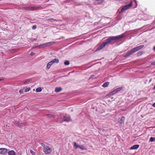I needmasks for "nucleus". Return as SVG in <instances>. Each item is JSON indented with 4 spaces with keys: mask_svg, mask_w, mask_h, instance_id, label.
Masks as SVG:
<instances>
[{
    "mask_svg": "<svg viewBox=\"0 0 155 155\" xmlns=\"http://www.w3.org/2000/svg\"><path fill=\"white\" fill-rule=\"evenodd\" d=\"M124 34H122L118 36L110 37L107 39L105 42L107 44H108L114 41H117L118 40L124 37Z\"/></svg>",
    "mask_w": 155,
    "mask_h": 155,
    "instance_id": "1",
    "label": "nucleus"
},
{
    "mask_svg": "<svg viewBox=\"0 0 155 155\" xmlns=\"http://www.w3.org/2000/svg\"><path fill=\"white\" fill-rule=\"evenodd\" d=\"M43 151L45 154H48L51 153V149L48 146H45V147L44 148H43Z\"/></svg>",
    "mask_w": 155,
    "mask_h": 155,
    "instance_id": "3",
    "label": "nucleus"
},
{
    "mask_svg": "<svg viewBox=\"0 0 155 155\" xmlns=\"http://www.w3.org/2000/svg\"><path fill=\"white\" fill-rule=\"evenodd\" d=\"M152 106L153 107H155V102L153 104Z\"/></svg>",
    "mask_w": 155,
    "mask_h": 155,
    "instance_id": "37",
    "label": "nucleus"
},
{
    "mask_svg": "<svg viewBox=\"0 0 155 155\" xmlns=\"http://www.w3.org/2000/svg\"><path fill=\"white\" fill-rule=\"evenodd\" d=\"M64 64L66 65H69L70 64V62L68 61H66L64 62Z\"/></svg>",
    "mask_w": 155,
    "mask_h": 155,
    "instance_id": "25",
    "label": "nucleus"
},
{
    "mask_svg": "<svg viewBox=\"0 0 155 155\" xmlns=\"http://www.w3.org/2000/svg\"><path fill=\"white\" fill-rule=\"evenodd\" d=\"M150 140L151 142H153L155 141V137H151L150 138Z\"/></svg>",
    "mask_w": 155,
    "mask_h": 155,
    "instance_id": "26",
    "label": "nucleus"
},
{
    "mask_svg": "<svg viewBox=\"0 0 155 155\" xmlns=\"http://www.w3.org/2000/svg\"><path fill=\"white\" fill-rule=\"evenodd\" d=\"M3 79H1L0 78V81H2Z\"/></svg>",
    "mask_w": 155,
    "mask_h": 155,
    "instance_id": "40",
    "label": "nucleus"
},
{
    "mask_svg": "<svg viewBox=\"0 0 155 155\" xmlns=\"http://www.w3.org/2000/svg\"><path fill=\"white\" fill-rule=\"evenodd\" d=\"M104 0H96V1H97L99 3H103Z\"/></svg>",
    "mask_w": 155,
    "mask_h": 155,
    "instance_id": "29",
    "label": "nucleus"
},
{
    "mask_svg": "<svg viewBox=\"0 0 155 155\" xmlns=\"http://www.w3.org/2000/svg\"><path fill=\"white\" fill-rule=\"evenodd\" d=\"M30 152L32 155H35V153L31 150H30Z\"/></svg>",
    "mask_w": 155,
    "mask_h": 155,
    "instance_id": "28",
    "label": "nucleus"
},
{
    "mask_svg": "<svg viewBox=\"0 0 155 155\" xmlns=\"http://www.w3.org/2000/svg\"><path fill=\"white\" fill-rule=\"evenodd\" d=\"M153 50L155 51V46L153 48Z\"/></svg>",
    "mask_w": 155,
    "mask_h": 155,
    "instance_id": "39",
    "label": "nucleus"
},
{
    "mask_svg": "<svg viewBox=\"0 0 155 155\" xmlns=\"http://www.w3.org/2000/svg\"><path fill=\"white\" fill-rule=\"evenodd\" d=\"M37 28V26L36 25H33L32 27V29H36Z\"/></svg>",
    "mask_w": 155,
    "mask_h": 155,
    "instance_id": "32",
    "label": "nucleus"
},
{
    "mask_svg": "<svg viewBox=\"0 0 155 155\" xmlns=\"http://www.w3.org/2000/svg\"><path fill=\"white\" fill-rule=\"evenodd\" d=\"M139 147V145L136 144L133 145L130 148V150H135L138 149Z\"/></svg>",
    "mask_w": 155,
    "mask_h": 155,
    "instance_id": "10",
    "label": "nucleus"
},
{
    "mask_svg": "<svg viewBox=\"0 0 155 155\" xmlns=\"http://www.w3.org/2000/svg\"><path fill=\"white\" fill-rule=\"evenodd\" d=\"M144 47L143 45H141L137 47H136L133 49L128 51L124 55L125 57H128L134 53L138 51L139 50L141 49Z\"/></svg>",
    "mask_w": 155,
    "mask_h": 155,
    "instance_id": "2",
    "label": "nucleus"
},
{
    "mask_svg": "<svg viewBox=\"0 0 155 155\" xmlns=\"http://www.w3.org/2000/svg\"><path fill=\"white\" fill-rule=\"evenodd\" d=\"M154 88L155 89V86H154Z\"/></svg>",
    "mask_w": 155,
    "mask_h": 155,
    "instance_id": "42",
    "label": "nucleus"
},
{
    "mask_svg": "<svg viewBox=\"0 0 155 155\" xmlns=\"http://www.w3.org/2000/svg\"><path fill=\"white\" fill-rule=\"evenodd\" d=\"M122 89V88L121 87L117 88L115 90L111 92V93L112 94H115L118 91H120Z\"/></svg>",
    "mask_w": 155,
    "mask_h": 155,
    "instance_id": "11",
    "label": "nucleus"
},
{
    "mask_svg": "<svg viewBox=\"0 0 155 155\" xmlns=\"http://www.w3.org/2000/svg\"><path fill=\"white\" fill-rule=\"evenodd\" d=\"M7 149L5 148H0V154H5L7 153Z\"/></svg>",
    "mask_w": 155,
    "mask_h": 155,
    "instance_id": "8",
    "label": "nucleus"
},
{
    "mask_svg": "<svg viewBox=\"0 0 155 155\" xmlns=\"http://www.w3.org/2000/svg\"><path fill=\"white\" fill-rule=\"evenodd\" d=\"M8 153L9 155H15L16 154L14 150H11L8 152Z\"/></svg>",
    "mask_w": 155,
    "mask_h": 155,
    "instance_id": "13",
    "label": "nucleus"
},
{
    "mask_svg": "<svg viewBox=\"0 0 155 155\" xmlns=\"http://www.w3.org/2000/svg\"><path fill=\"white\" fill-rule=\"evenodd\" d=\"M27 123L26 122L22 123H20L19 122L15 121L14 122V124L18 126L19 127L25 126L27 124Z\"/></svg>",
    "mask_w": 155,
    "mask_h": 155,
    "instance_id": "7",
    "label": "nucleus"
},
{
    "mask_svg": "<svg viewBox=\"0 0 155 155\" xmlns=\"http://www.w3.org/2000/svg\"><path fill=\"white\" fill-rule=\"evenodd\" d=\"M51 62L53 64L54 63H58L59 62V60L58 59H55L51 61Z\"/></svg>",
    "mask_w": 155,
    "mask_h": 155,
    "instance_id": "15",
    "label": "nucleus"
},
{
    "mask_svg": "<svg viewBox=\"0 0 155 155\" xmlns=\"http://www.w3.org/2000/svg\"><path fill=\"white\" fill-rule=\"evenodd\" d=\"M41 146L43 147V148H44V147H45V145L44 143H41Z\"/></svg>",
    "mask_w": 155,
    "mask_h": 155,
    "instance_id": "34",
    "label": "nucleus"
},
{
    "mask_svg": "<svg viewBox=\"0 0 155 155\" xmlns=\"http://www.w3.org/2000/svg\"><path fill=\"white\" fill-rule=\"evenodd\" d=\"M19 92L20 94H22L23 93V91L22 90H20Z\"/></svg>",
    "mask_w": 155,
    "mask_h": 155,
    "instance_id": "33",
    "label": "nucleus"
},
{
    "mask_svg": "<svg viewBox=\"0 0 155 155\" xmlns=\"http://www.w3.org/2000/svg\"><path fill=\"white\" fill-rule=\"evenodd\" d=\"M53 64V63L51 62V61H50V62H48L47 65V68L48 69H49L51 66Z\"/></svg>",
    "mask_w": 155,
    "mask_h": 155,
    "instance_id": "16",
    "label": "nucleus"
},
{
    "mask_svg": "<svg viewBox=\"0 0 155 155\" xmlns=\"http://www.w3.org/2000/svg\"><path fill=\"white\" fill-rule=\"evenodd\" d=\"M125 118L124 117H120L118 119V123L120 124H123L124 123Z\"/></svg>",
    "mask_w": 155,
    "mask_h": 155,
    "instance_id": "9",
    "label": "nucleus"
},
{
    "mask_svg": "<svg viewBox=\"0 0 155 155\" xmlns=\"http://www.w3.org/2000/svg\"><path fill=\"white\" fill-rule=\"evenodd\" d=\"M41 91L42 89L40 87H38L36 89V92H40Z\"/></svg>",
    "mask_w": 155,
    "mask_h": 155,
    "instance_id": "24",
    "label": "nucleus"
},
{
    "mask_svg": "<svg viewBox=\"0 0 155 155\" xmlns=\"http://www.w3.org/2000/svg\"><path fill=\"white\" fill-rule=\"evenodd\" d=\"M92 76H91L90 77V78H91V77H92Z\"/></svg>",
    "mask_w": 155,
    "mask_h": 155,
    "instance_id": "41",
    "label": "nucleus"
},
{
    "mask_svg": "<svg viewBox=\"0 0 155 155\" xmlns=\"http://www.w3.org/2000/svg\"><path fill=\"white\" fill-rule=\"evenodd\" d=\"M143 54V52L142 51H140L137 53V55L140 56L142 55Z\"/></svg>",
    "mask_w": 155,
    "mask_h": 155,
    "instance_id": "22",
    "label": "nucleus"
},
{
    "mask_svg": "<svg viewBox=\"0 0 155 155\" xmlns=\"http://www.w3.org/2000/svg\"><path fill=\"white\" fill-rule=\"evenodd\" d=\"M107 44L106 43V42H104L101 45L96 49V51H99L100 50H101V49H102L104 48Z\"/></svg>",
    "mask_w": 155,
    "mask_h": 155,
    "instance_id": "6",
    "label": "nucleus"
},
{
    "mask_svg": "<svg viewBox=\"0 0 155 155\" xmlns=\"http://www.w3.org/2000/svg\"><path fill=\"white\" fill-rule=\"evenodd\" d=\"M152 79L151 78L150 79V80L149 81V82H151L152 81Z\"/></svg>",
    "mask_w": 155,
    "mask_h": 155,
    "instance_id": "38",
    "label": "nucleus"
},
{
    "mask_svg": "<svg viewBox=\"0 0 155 155\" xmlns=\"http://www.w3.org/2000/svg\"><path fill=\"white\" fill-rule=\"evenodd\" d=\"M48 21H56V20L55 19H54L52 18H50L47 19Z\"/></svg>",
    "mask_w": 155,
    "mask_h": 155,
    "instance_id": "27",
    "label": "nucleus"
},
{
    "mask_svg": "<svg viewBox=\"0 0 155 155\" xmlns=\"http://www.w3.org/2000/svg\"><path fill=\"white\" fill-rule=\"evenodd\" d=\"M79 148H80L82 150H84L86 149V147L83 145H79Z\"/></svg>",
    "mask_w": 155,
    "mask_h": 155,
    "instance_id": "20",
    "label": "nucleus"
},
{
    "mask_svg": "<svg viewBox=\"0 0 155 155\" xmlns=\"http://www.w3.org/2000/svg\"><path fill=\"white\" fill-rule=\"evenodd\" d=\"M71 118L70 117H64V121H67L69 122L71 121Z\"/></svg>",
    "mask_w": 155,
    "mask_h": 155,
    "instance_id": "14",
    "label": "nucleus"
},
{
    "mask_svg": "<svg viewBox=\"0 0 155 155\" xmlns=\"http://www.w3.org/2000/svg\"><path fill=\"white\" fill-rule=\"evenodd\" d=\"M35 54V53H34L33 52H31V53H30V55H34Z\"/></svg>",
    "mask_w": 155,
    "mask_h": 155,
    "instance_id": "35",
    "label": "nucleus"
},
{
    "mask_svg": "<svg viewBox=\"0 0 155 155\" xmlns=\"http://www.w3.org/2000/svg\"><path fill=\"white\" fill-rule=\"evenodd\" d=\"M132 5V2H131L129 4L127 5H124L122 8L121 9V12H123L125 10L128 9L129 8L131 7Z\"/></svg>",
    "mask_w": 155,
    "mask_h": 155,
    "instance_id": "4",
    "label": "nucleus"
},
{
    "mask_svg": "<svg viewBox=\"0 0 155 155\" xmlns=\"http://www.w3.org/2000/svg\"><path fill=\"white\" fill-rule=\"evenodd\" d=\"M23 9L27 10H29V7H24Z\"/></svg>",
    "mask_w": 155,
    "mask_h": 155,
    "instance_id": "31",
    "label": "nucleus"
},
{
    "mask_svg": "<svg viewBox=\"0 0 155 155\" xmlns=\"http://www.w3.org/2000/svg\"><path fill=\"white\" fill-rule=\"evenodd\" d=\"M151 64L153 65H155V61H153L152 62Z\"/></svg>",
    "mask_w": 155,
    "mask_h": 155,
    "instance_id": "36",
    "label": "nucleus"
},
{
    "mask_svg": "<svg viewBox=\"0 0 155 155\" xmlns=\"http://www.w3.org/2000/svg\"><path fill=\"white\" fill-rule=\"evenodd\" d=\"M51 42L48 43L39 45L36 46L34 47V48H44L45 47L51 45Z\"/></svg>",
    "mask_w": 155,
    "mask_h": 155,
    "instance_id": "5",
    "label": "nucleus"
},
{
    "mask_svg": "<svg viewBox=\"0 0 155 155\" xmlns=\"http://www.w3.org/2000/svg\"><path fill=\"white\" fill-rule=\"evenodd\" d=\"M46 116L51 118H54L55 117L54 115V114H46Z\"/></svg>",
    "mask_w": 155,
    "mask_h": 155,
    "instance_id": "19",
    "label": "nucleus"
},
{
    "mask_svg": "<svg viewBox=\"0 0 155 155\" xmlns=\"http://www.w3.org/2000/svg\"><path fill=\"white\" fill-rule=\"evenodd\" d=\"M30 90V88L29 87L27 88L25 90V92H27L29 91Z\"/></svg>",
    "mask_w": 155,
    "mask_h": 155,
    "instance_id": "30",
    "label": "nucleus"
},
{
    "mask_svg": "<svg viewBox=\"0 0 155 155\" xmlns=\"http://www.w3.org/2000/svg\"><path fill=\"white\" fill-rule=\"evenodd\" d=\"M74 148L75 149H76L77 148H79V145H78L77 143L75 142L74 143Z\"/></svg>",
    "mask_w": 155,
    "mask_h": 155,
    "instance_id": "21",
    "label": "nucleus"
},
{
    "mask_svg": "<svg viewBox=\"0 0 155 155\" xmlns=\"http://www.w3.org/2000/svg\"><path fill=\"white\" fill-rule=\"evenodd\" d=\"M30 81L29 79H27L23 82V84H27Z\"/></svg>",
    "mask_w": 155,
    "mask_h": 155,
    "instance_id": "23",
    "label": "nucleus"
},
{
    "mask_svg": "<svg viewBox=\"0 0 155 155\" xmlns=\"http://www.w3.org/2000/svg\"><path fill=\"white\" fill-rule=\"evenodd\" d=\"M109 84V83L108 82H106L103 84L102 86L104 87H107L108 86Z\"/></svg>",
    "mask_w": 155,
    "mask_h": 155,
    "instance_id": "17",
    "label": "nucleus"
},
{
    "mask_svg": "<svg viewBox=\"0 0 155 155\" xmlns=\"http://www.w3.org/2000/svg\"><path fill=\"white\" fill-rule=\"evenodd\" d=\"M62 90V88L61 87H56L55 89V91L56 92H58Z\"/></svg>",
    "mask_w": 155,
    "mask_h": 155,
    "instance_id": "12",
    "label": "nucleus"
},
{
    "mask_svg": "<svg viewBox=\"0 0 155 155\" xmlns=\"http://www.w3.org/2000/svg\"><path fill=\"white\" fill-rule=\"evenodd\" d=\"M37 9V8L35 7H29V10L31 11L35 10Z\"/></svg>",
    "mask_w": 155,
    "mask_h": 155,
    "instance_id": "18",
    "label": "nucleus"
}]
</instances>
